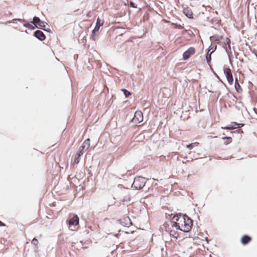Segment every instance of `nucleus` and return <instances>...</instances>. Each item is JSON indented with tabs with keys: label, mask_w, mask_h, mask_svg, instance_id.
<instances>
[{
	"label": "nucleus",
	"mask_w": 257,
	"mask_h": 257,
	"mask_svg": "<svg viewBox=\"0 0 257 257\" xmlns=\"http://www.w3.org/2000/svg\"><path fill=\"white\" fill-rule=\"evenodd\" d=\"M173 220L176 228L184 232H189L193 225L192 220L187 215H177L173 217Z\"/></svg>",
	"instance_id": "nucleus-1"
},
{
	"label": "nucleus",
	"mask_w": 257,
	"mask_h": 257,
	"mask_svg": "<svg viewBox=\"0 0 257 257\" xmlns=\"http://www.w3.org/2000/svg\"><path fill=\"white\" fill-rule=\"evenodd\" d=\"M174 221L170 222V225L165 222L163 224L162 228H164L165 231L169 232L171 236L177 238L179 236V233L176 228V226L174 224Z\"/></svg>",
	"instance_id": "nucleus-2"
},
{
	"label": "nucleus",
	"mask_w": 257,
	"mask_h": 257,
	"mask_svg": "<svg viewBox=\"0 0 257 257\" xmlns=\"http://www.w3.org/2000/svg\"><path fill=\"white\" fill-rule=\"evenodd\" d=\"M145 182L144 178L141 177L135 178L133 186L137 189H141L145 186Z\"/></svg>",
	"instance_id": "nucleus-3"
},
{
	"label": "nucleus",
	"mask_w": 257,
	"mask_h": 257,
	"mask_svg": "<svg viewBox=\"0 0 257 257\" xmlns=\"http://www.w3.org/2000/svg\"><path fill=\"white\" fill-rule=\"evenodd\" d=\"M103 23H104L103 21L101 22V21L99 18H97L95 27L94 29L93 30V31L92 32L91 36V38L93 41L96 40V36L97 35V34L98 33V32L99 31L100 27L101 26H103Z\"/></svg>",
	"instance_id": "nucleus-4"
},
{
	"label": "nucleus",
	"mask_w": 257,
	"mask_h": 257,
	"mask_svg": "<svg viewBox=\"0 0 257 257\" xmlns=\"http://www.w3.org/2000/svg\"><path fill=\"white\" fill-rule=\"evenodd\" d=\"M196 52L195 48L193 47H189L186 51H185L183 54V59L186 60L189 59L192 56H193Z\"/></svg>",
	"instance_id": "nucleus-5"
},
{
	"label": "nucleus",
	"mask_w": 257,
	"mask_h": 257,
	"mask_svg": "<svg viewBox=\"0 0 257 257\" xmlns=\"http://www.w3.org/2000/svg\"><path fill=\"white\" fill-rule=\"evenodd\" d=\"M223 72L227 79L228 83L230 85L232 84L233 78L231 71L229 68H223Z\"/></svg>",
	"instance_id": "nucleus-6"
},
{
	"label": "nucleus",
	"mask_w": 257,
	"mask_h": 257,
	"mask_svg": "<svg viewBox=\"0 0 257 257\" xmlns=\"http://www.w3.org/2000/svg\"><path fill=\"white\" fill-rule=\"evenodd\" d=\"M243 126H244L243 123H237L235 122H232L227 126L221 127V128L224 130H232L236 128L241 127Z\"/></svg>",
	"instance_id": "nucleus-7"
},
{
	"label": "nucleus",
	"mask_w": 257,
	"mask_h": 257,
	"mask_svg": "<svg viewBox=\"0 0 257 257\" xmlns=\"http://www.w3.org/2000/svg\"><path fill=\"white\" fill-rule=\"evenodd\" d=\"M79 218L77 215L73 214L72 217L68 221V224L69 226L71 225H76L78 224Z\"/></svg>",
	"instance_id": "nucleus-8"
},
{
	"label": "nucleus",
	"mask_w": 257,
	"mask_h": 257,
	"mask_svg": "<svg viewBox=\"0 0 257 257\" xmlns=\"http://www.w3.org/2000/svg\"><path fill=\"white\" fill-rule=\"evenodd\" d=\"M33 23L39 28H42L43 27H44L45 25L44 23L42 22L39 18L37 17H34L33 18Z\"/></svg>",
	"instance_id": "nucleus-9"
},
{
	"label": "nucleus",
	"mask_w": 257,
	"mask_h": 257,
	"mask_svg": "<svg viewBox=\"0 0 257 257\" xmlns=\"http://www.w3.org/2000/svg\"><path fill=\"white\" fill-rule=\"evenodd\" d=\"M134 120H137L139 122H141L143 120V113L140 111H136L134 115Z\"/></svg>",
	"instance_id": "nucleus-10"
},
{
	"label": "nucleus",
	"mask_w": 257,
	"mask_h": 257,
	"mask_svg": "<svg viewBox=\"0 0 257 257\" xmlns=\"http://www.w3.org/2000/svg\"><path fill=\"white\" fill-rule=\"evenodd\" d=\"M34 36L41 41L44 40L46 38L44 34L40 30H37L34 33Z\"/></svg>",
	"instance_id": "nucleus-11"
},
{
	"label": "nucleus",
	"mask_w": 257,
	"mask_h": 257,
	"mask_svg": "<svg viewBox=\"0 0 257 257\" xmlns=\"http://www.w3.org/2000/svg\"><path fill=\"white\" fill-rule=\"evenodd\" d=\"M90 145V140L89 139H86L84 141L79 149L83 152L84 150H87L89 148Z\"/></svg>",
	"instance_id": "nucleus-12"
},
{
	"label": "nucleus",
	"mask_w": 257,
	"mask_h": 257,
	"mask_svg": "<svg viewBox=\"0 0 257 257\" xmlns=\"http://www.w3.org/2000/svg\"><path fill=\"white\" fill-rule=\"evenodd\" d=\"M251 240V237L247 235H244L241 238V242L242 244L245 245L249 243Z\"/></svg>",
	"instance_id": "nucleus-13"
},
{
	"label": "nucleus",
	"mask_w": 257,
	"mask_h": 257,
	"mask_svg": "<svg viewBox=\"0 0 257 257\" xmlns=\"http://www.w3.org/2000/svg\"><path fill=\"white\" fill-rule=\"evenodd\" d=\"M83 152L79 149L78 152L76 154L75 159L74 160V163L77 164L79 161V158L83 155Z\"/></svg>",
	"instance_id": "nucleus-14"
},
{
	"label": "nucleus",
	"mask_w": 257,
	"mask_h": 257,
	"mask_svg": "<svg viewBox=\"0 0 257 257\" xmlns=\"http://www.w3.org/2000/svg\"><path fill=\"white\" fill-rule=\"evenodd\" d=\"M184 14L188 18L191 19L193 18V14L190 10V9L186 8L183 10Z\"/></svg>",
	"instance_id": "nucleus-15"
},
{
	"label": "nucleus",
	"mask_w": 257,
	"mask_h": 257,
	"mask_svg": "<svg viewBox=\"0 0 257 257\" xmlns=\"http://www.w3.org/2000/svg\"><path fill=\"white\" fill-rule=\"evenodd\" d=\"M222 140L224 141V144L225 145H227L230 144L232 141V138L231 137H223L222 138Z\"/></svg>",
	"instance_id": "nucleus-16"
},
{
	"label": "nucleus",
	"mask_w": 257,
	"mask_h": 257,
	"mask_svg": "<svg viewBox=\"0 0 257 257\" xmlns=\"http://www.w3.org/2000/svg\"><path fill=\"white\" fill-rule=\"evenodd\" d=\"M199 143L195 142V143H193L189 145H187V148L189 150H191L194 147H198L199 146Z\"/></svg>",
	"instance_id": "nucleus-17"
},
{
	"label": "nucleus",
	"mask_w": 257,
	"mask_h": 257,
	"mask_svg": "<svg viewBox=\"0 0 257 257\" xmlns=\"http://www.w3.org/2000/svg\"><path fill=\"white\" fill-rule=\"evenodd\" d=\"M213 52V51H212V52H210V54L208 53V52L207 53V54L206 55V60H207V62L208 64H209L211 60V53Z\"/></svg>",
	"instance_id": "nucleus-18"
},
{
	"label": "nucleus",
	"mask_w": 257,
	"mask_h": 257,
	"mask_svg": "<svg viewBox=\"0 0 257 257\" xmlns=\"http://www.w3.org/2000/svg\"><path fill=\"white\" fill-rule=\"evenodd\" d=\"M121 91L123 92V94L125 97H128L131 95V93L125 89H121Z\"/></svg>",
	"instance_id": "nucleus-19"
},
{
	"label": "nucleus",
	"mask_w": 257,
	"mask_h": 257,
	"mask_svg": "<svg viewBox=\"0 0 257 257\" xmlns=\"http://www.w3.org/2000/svg\"><path fill=\"white\" fill-rule=\"evenodd\" d=\"M32 243L33 244L35 245H37L38 243V240L36 238H34L32 241Z\"/></svg>",
	"instance_id": "nucleus-20"
},
{
	"label": "nucleus",
	"mask_w": 257,
	"mask_h": 257,
	"mask_svg": "<svg viewBox=\"0 0 257 257\" xmlns=\"http://www.w3.org/2000/svg\"><path fill=\"white\" fill-rule=\"evenodd\" d=\"M24 26L25 27H27V28H30V27L31 26V25L29 24V23H27V24H24Z\"/></svg>",
	"instance_id": "nucleus-21"
},
{
	"label": "nucleus",
	"mask_w": 257,
	"mask_h": 257,
	"mask_svg": "<svg viewBox=\"0 0 257 257\" xmlns=\"http://www.w3.org/2000/svg\"><path fill=\"white\" fill-rule=\"evenodd\" d=\"M226 43L227 45H228L229 47H230V40L228 38H226Z\"/></svg>",
	"instance_id": "nucleus-22"
},
{
	"label": "nucleus",
	"mask_w": 257,
	"mask_h": 257,
	"mask_svg": "<svg viewBox=\"0 0 257 257\" xmlns=\"http://www.w3.org/2000/svg\"><path fill=\"white\" fill-rule=\"evenodd\" d=\"M16 20L19 21V22H20L21 23L25 22V20H23V19H16Z\"/></svg>",
	"instance_id": "nucleus-23"
},
{
	"label": "nucleus",
	"mask_w": 257,
	"mask_h": 257,
	"mask_svg": "<svg viewBox=\"0 0 257 257\" xmlns=\"http://www.w3.org/2000/svg\"><path fill=\"white\" fill-rule=\"evenodd\" d=\"M5 225H6L3 222H2L1 221H0V226H4Z\"/></svg>",
	"instance_id": "nucleus-24"
},
{
	"label": "nucleus",
	"mask_w": 257,
	"mask_h": 257,
	"mask_svg": "<svg viewBox=\"0 0 257 257\" xmlns=\"http://www.w3.org/2000/svg\"><path fill=\"white\" fill-rule=\"evenodd\" d=\"M90 12H89L87 14V17H90Z\"/></svg>",
	"instance_id": "nucleus-25"
},
{
	"label": "nucleus",
	"mask_w": 257,
	"mask_h": 257,
	"mask_svg": "<svg viewBox=\"0 0 257 257\" xmlns=\"http://www.w3.org/2000/svg\"><path fill=\"white\" fill-rule=\"evenodd\" d=\"M236 83H237V84L239 85V84H238V82H237V79H236Z\"/></svg>",
	"instance_id": "nucleus-26"
}]
</instances>
